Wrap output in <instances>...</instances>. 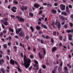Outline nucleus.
Instances as JSON below:
<instances>
[{
    "label": "nucleus",
    "mask_w": 73,
    "mask_h": 73,
    "mask_svg": "<svg viewBox=\"0 0 73 73\" xmlns=\"http://www.w3.org/2000/svg\"><path fill=\"white\" fill-rule=\"evenodd\" d=\"M24 65L26 68H28L30 65L31 60L30 59H27L26 58V55H24Z\"/></svg>",
    "instance_id": "f257e3e1"
},
{
    "label": "nucleus",
    "mask_w": 73,
    "mask_h": 73,
    "mask_svg": "<svg viewBox=\"0 0 73 73\" xmlns=\"http://www.w3.org/2000/svg\"><path fill=\"white\" fill-rule=\"evenodd\" d=\"M52 25L53 26L54 28H56V27L54 26V25H55L58 28V29H60V28H61V23L60 22L57 21H56V22H53L52 23Z\"/></svg>",
    "instance_id": "f03ea898"
},
{
    "label": "nucleus",
    "mask_w": 73,
    "mask_h": 73,
    "mask_svg": "<svg viewBox=\"0 0 73 73\" xmlns=\"http://www.w3.org/2000/svg\"><path fill=\"white\" fill-rule=\"evenodd\" d=\"M25 33L23 31H21L20 33H19V36L21 37H24L25 36Z\"/></svg>",
    "instance_id": "7ed1b4c3"
},
{
    "label": "nucleus",
    "mask_w": 73,
    "mask_h": 73,
    "mask_svg": "<svg viewBox=\"0 0 73 73\" xmlns=\"http://www.w3.org/2000/svg\"><path fill=\"white\" fill-rule=\"evenodd\" d=\"M60 9L62 11H64L65 9V5L62 4L60 5Z\"/></svg>",
    "instance_id": "20e7f679"
},
{
    "label": "nucleus",
    "mask_w": 73,
    "mask_h": 73,
    "mask_svg": "<svg viewBox=\"0 0 73 73\" xmlns=\"http://www.w3.org/2000/svg\"><path fill=\"white\" fill-rule=\"evenodd\" d=\"M16 17L18 19L19 21H24V19L21 18L20 17L17 16Z\"/></svg>",
    "instance_id": "39448f33"
},
{
    "label": "nucleus",
    "mask_w": 73,
    "mask_h": 73,
    "mask_svg": "<svg viewBox=\"0 0 73 73\" xmlns=\"http://www.w3.org/2000/svg\"><path fill=\"white\" fill-rule=\"evenodd\" d=\"M16 9H17L16 7H13L12 8L11 7V10H12L13 12H16Z\"/></svg>",
    "instance_id": "423d86ee"
},
{
    "label": "nucleus",
    "mask_w": 73,
    "mask_h": 73,
    "mask_svg": "<svg viewBox=\"0 0 73 73\" xmlns=\"http://www.w3.org/2000/svg\"><path fill=\"white\" fill-rule=\"evenodd\" d=\"M66 11L68 13H70V11L69 9V7H68V6H66Z\"/></svg>",
    "instance_id": "0eeeda50"
},
{
    "label": "nucleus",
    "mask_w": 73,
    "mask_h": 73,
    "mask_svg": "<svg viewBox=\"0 0 73 73\" xmlns=\"http://www.w3.org/2000/svg\"><path fill=\"white\" fill-rule=\"evenodd\" d=\"M68 38L69 40L72 41V35L71 34H68Z\"/></svg>",
    "instance_id": "6e6552de"
},
{
    "label": "nucleus",
    "mask_w": 73,
    "mask_h": 73,
    "mask_svg": "<svg viewBox=\"0 0 73 73\" xmlns=\"http://www.w3.org/2000/svg\"><path fill=\"white\" fill-rule=\"evenodd\" d=\"M21 31V29L20 28V29H18V30H16V33L17 34H18Z\"/></svg>",
    "instance_id": "1a4fd4ad"
},
{
    "label": "nucleus",
    "mask_w": 73,
    "mask_h": 73,
    "mask_svg": "<svg viewBox=\"0 0 73 73\" xmlns=\"http://www.w3.org/2000/svg\"><path fill=\"white\" fill-rule=\"evenodd\" d=\"M10 64L11 65H14L15 64V61L12 59H11L10 60Z\"/></svg>",
    "instance_id": "9d476101"
},
{
    "label": "nucleus",
    "mask_w": 73,
    "mask_h": 73,
    "mask_svg": "<svg viewBox=\"0 0 73 73\" xmlns=\"http://www.w3.org/2000/svg\"><path fill=\"white\" fill-rule=\"evenodd\" d=\"M66 32H68V33H70V32H71V33H73V29H71V30H66Z\"/></svg>",
    "instance_id": "9b49d317"
},
{
    "label": "nucleus",
    "mask_w": 73,
    "mask_h": 73,
    "mask_svg": "<svg viewBox=\"0 0 73 73\" xmlns=\"http://www.w3.org/2000/svg\"><path fill=\"white\" fill-rule=\"evenodd\" d=\"M61 14L64 16H67V13L63 11L61 13Z\"/></svg>",
    "instance_id": "f8f14e48"
},
{
    "label": "nucleus",
    "mask_w": 73,
    "mask_h": 73,
    "mask_svg": "<svg viewBox=\"0 0 73 73\" xmlns=\"http://www.w3.org/2000/svg\"><path fill=\"white\" fill-rule=\"evenodd\" d=\"M34 7H35V8H38V7H39V5L35 3L34 5Z\"/></svg>",
    "instance_id": "ddd939ff"
},
{
    "label": "nucleus",
    "mask_w": 73,
    "mask_h": 73,
    "mask_svg": "<svg viewBox=\"0 0 73 73\" xmlns=\"http://www.w3.org/2000/svg\"><path fill=\"white\" fill-rule=\"evenodd\" d=\"M41 25L42 28H45V29H47V28H48L46 26V25H45L41 24Z\"/></svg>",
    "instance_id": "4468645a"
},
{
    "label": "nucleus",
    "mask_w": 73,
    "mask_h": 73,
    "mask_svg": "<svg viewBox=\"0 0 73 73\" xmlns=\"http://www.w3.org/2000/svg\"><path fill=\"white\" fill-rule=\"evenodd\" d=\"M56 49H57V48L56 47H54L52 48V52H54V51H56Z\"/></svg>",
    "instance_id": "2eb2a0df"
},
{
    "label": "nucleus",
    "mask_w": 73,
    "mask_h": 73,
    "mask_svg": "<svg viewBox=\"0 0 73 73\" xmlns=\"http://www.w3.org/2000/svg\"><path fill=\"white\" fill-rule=\"evenodd\" d=\"M60 19H61V20H68V19L67 18L65 19L64 17H63V16H60Z\"/></svg>",
    "instance_id": "dca6fc26"
},
{
    "label": "nucleus",
    "mask_w": 73,
    "mask_h": 73,
    "mask_svg": "<svg viewBox=\"0 0 73 73\" xmlns=\"http://www.w3.org/2000/svg\"><path fill=\"white\" fill-rule=\"evenodd\" d=\"M4 62V61L3 59L0 60V64L1 65H3Z\"/></svg>",
    "instance_id": "f3484780"
},
{
    "label": "nucleus",
    "mask_w": 73,
    "mask_h": 73,
    "mask_svg": "<svg viewBox=\"0 0 73 73\" xmlns=\"http://www.w3.org/2000/svg\"><path fill=\"white\" fill-rule=\"evenodd\" d=\"M51 12L53 13H56V11L54 9H52L51 10Z\"/></svg>",
    "instance_id": "a211bd4d"
},
{
    "label": "nucleus",
    "mask_w": 73,
    "mask_h": 73,
    "mask_svg": "<svg viewBox=\"0 0 73 73\" xmlns=\"http://www.w3.org/2000/svg\"><path fill=\"white\" fill-rule=\"evenodd\" d=\"M38 55L39 56L40 58L41 59V58H42V55L40 54V52H38Z\"/></svg>",
    "instance_id": "6ab92c4d"
},
{
    "label": "nucleus",
    "mask_w": 73,
    "mask_h": 73,
    "mask_svg": "<svg viewBox=\"0 0 73 73\" xmlns=\"http://www.w3.org/2000/svg\"><path fill=\"white\" fill-rule=\"evenodd\" d=\"M0 70L3 73H5V70L4 68H2Z\"/></svg>",
    "instance_id": "aec40b11"
},
{
    "label": "nucleus",
    "mask_w": 73,
    "mask_h": 73,
    "mask_svg": "<svg viewBox=\"0 0 73 73\" xmlns=\"http://www.w3.org/2000/svg\"><path fill=\"white\" fill-rule=\"evenodd\" d=\"M29 16L32 17L33 16V14L32 13H29Z\"/></svg>",
    "instance_id": "412c9836"
},
{
    "label": "nucleus",
    "mask_w": 73,
    "mask_h": 73,
    "mask_svg": "<svg viewBox=\"0 0 73 73\" xmlns=\"http://www.w3.org/2000/svg\"><path fill=\"white\" fill-rule=\"evenodd\" d=\"M3 24L5 25H8V23L7 22H4Z\"/></svg>",
    "instance_id": "4be33fe9"
},
{
    "label": "nucleus",
    "mask_w": 73,
    "mask_h": 73,
    "mask_svg": "<svg viewBox=\"0 0 73 73\" xmlns=\"http://www.w3.org/2000/svg\"><path fill=\"white\" fill-rule=\"evenodd\" d=\"M30 28L32 32H33L34 31V29H33V27L32 26H31L30 27Z\"/></svg>",
    "instance_id": "5701e85b"
},
{
    "label": "nucleus",
    "mask_w": 73,
    "mask_h": 73,
    "mask_svg": "<svg viewBox=\"0 0 73 73\" xmlns=\"http://www.w3.org/2000/svg\"><path fill=\"white\" fill-rule=\"evenodd\" d=\"M25 38L27 40H29V35H27L25 36Z\"/></svg>",
    "instance_id": "b1692460"
},
{
    "label": "nucleus",
    "mask_w": 73,
    "mask_h": 73,
    "mask_svg": "<svg viewBox=\"0 0 73 73\" xmlns=\"http://www.w3.org/2000/svg\"><path fill=\"white\" fill-rule=\"evenodd\" d=\"M36 29L38 30H40V27L38 26H37L36 27Z\"/></svg>",
    "instance_id": "393cba45"
},
{
    "label": "nucleus",
    "mask_w": 73,
    "mask_h": 73,
    "mask_svg": "<svg viewBox=\"0 0 73 73\" xmlns=\"http://www.w3.org/2000/svg\"><path fill=\"white\" fill-rule=\"evenodd\" d=\"M14 49H15V51H17V46H14Z\"/></svg>",
    "instance_id": "a878e982"
},
{
    "label": "nucleus",
    "mask_w": 73,
    "mask_h": 73,
    "mask_svg": "<svg viewBox=\"0 0 73 73\" xmlns=\"http://www.w3.org/2000/svg\"><path fill=\"white\" fill-rule=\"evenodd\" d=\"M13 3H15L16 4H18V2L17 1H16L15 0H14L13 1Z\"/></svg>",
    "instance_id": "bb28decb"
},
{
    "label": "nucleus",
    "mask_w": 73,
    "mask_h": 73,
    "mask_svg": "<svg viewBox=\"0 0 73 73\" xmlns=\"http://www.w3.org/2000/svg\"><path fill=\"white\" fill-rule=\"evenodd\" d=\"M7 68L8 69H6V70L7 72H9V67H7Z\"/></svg>",
    "instance_id": "cd10ccee"
},
{
    "label": "nucleus",
    "mask_w": 73,
    "mask_h": 73,
    "mask_svg": "<svg viewBox=\"0 0 73 73\" xmlns=\"http://www.w3.org/2000/svg\"><path fill=\"white\" fill-rule=\"evenodd\" d=\"M9 31L11 32H13V30L11 28H9Z\"/></svg>",
    "instance_id": "c85d7f7f"
},
{
    "label": "nucleus",
    "mask_w": 73,
    "mask_h": 73,
    "mask_svg": "<svg viewBox=\"0 0 73 73\" xmlns=\"http://www.w3.org/2000/svg\"><path fill=\"white\" fill-rule=\"evenodd\" d=\"M3 35V33H1L0 34V37H2Z\"/></svg>",
    "instance_id": "c756f323"
},
{
    "label": "nucleus",
    "mask_w": 73,
    "mask_h": 73,
    "mask_svg": "<svg viewBox=\"0 0 73 73\" xmlns=\"http://www.w3.org/2000/svg\"><path fill=\"white\" fill-rule=\"evenodd\" d=\"M29 57L30 58H31V59H33V56L31 55Z\"/></svg>",
    "instance_id": "7c9ffc66"
},
{
    "label": "nucleus",
    "mask_w": 73,
    "mask_h": 73,
    "mask_svg": "<svg viewBox=\"0 0 73 73\" xmlns=\"http://www.w3.org/2000/svg\"><path fill=\"white\" fill-rule=\"evenodd\" d=\"M3 46H4V48H7V44H4L3 45Z\"/></svg>",
    "instance_id": "2f4dec72"
},
{
    "label": "nucleus",
    "mask_w": 73,
    "mask_h": 73,
    "mask_svg": "<svg viewBox=\"0 0 73 73\" xmlns=\"http://www.w3.org/2000/svg\"><path fill=\"white\" fill-rule=\"evenodd\" d=\"M17 69H18V70L19 71V72H22V70H21L20 69V68H17Z\"/></svg>",
    "instance_id": "473e14b6"
},
{
    "label": "nucleus",
    "mask_w": 73,
    "mask_h": 73,
    "mask_svg": "<svg viewBox=\"0 0 73 73\" xmlns=\"http://www.w3.org/2000/svg\"><path fill=\"white\" fill-rule=\"evenodd\" d=\"M56 35V31H55L53 32V35L54 36H55Z\"/></svg>",
    "instance_id": "72a5a7b5"
},
{
    "label": "nucleus",
    "mask_w": 73,
    "mask_h": 73,
    "mask_svg": "<svg viewBox=\"0 0 73 73\" xmlns=\"http://www.w3.org/2000/svg\"><path fill=\"white\" fill-rule=\"evenodd\" d=\"M35 64H36L38 65V62L35 60Z\"/></svg>",
    "instance_id": "f704fd0d"
},
{
    "label": "nucleus",
    "mask_w": 73,
    "mask_h": 73,
    "mask_svg": "<svg viewBox=\"0 0 73 73\" xmlns=\"http://www.w3.org/2000/svg\"><path fill=\"white\" fill-rule=\"evenodd\" d=\"M47 5L48 7H52V5L49 3L47 4Z\"/></svg>",
    "instance_id": "c9c22d12"
},
{
    "label": "nucleus",
    "mask_w": 73,
    "mask_h": 73,
    "mask_svg": "<svg viewBox=\"0 0 73 73\" xmlns=\"http://www.w3.org/2000/svg\"><path fill=\"white\" fill-rule=\"evenodd\" d=\"M58 70L59 72H60L61 70V68L59 67L58 68Z\"/></svg>",
    "instance_id": "e433bc0d"
},
{
    "label": "nucleus",
    "mask_w": 73,
    "mask_h": 73,
    "mask_svg": "<svg viewBox=\"0 0 73 73\" xmlns=\"http://www.w3.org/2000/svg\"><path fill=\"white\" fill-rule=\"evenodd\" d=\"M42 50H43L44 51V54L45 55L46 54V53L45 52V49H44V48H43L42 49Z\"/></svg>",
    "instance_id": "4c0bfd02"
},
{
    "label": "nucleus",
    "mask_w": 73,
    "mask_h": 73,
    "mask_svg": "<svg viewBox=\"0 0 73 73\" xmlns=\"http://www.w3.org/2000/svg\"><path fill=\"white\" fill-rule=\"evenodd\" d=\"M1 24H2V23H4V21L3 20V19H1Z\"/></svg>",
    "instance_id": "58836bf2"
},
{
    "label": "nucleus",
    "mask_w": 73,
    "mask_h": 73,
    "mask_svg": "<svg viewBox=\"0 0 73 73\" xmlns=\"http://www.w3.org/2000/svg\"><path fill=\"white\" fill-rule=\"evenodd\" d=\"M69 24L70 26H71V27H72V26H73V23H70Z\"/></svg>",
    "instance_id": "ea45409f"
},
{
    "label": "nucleus",
    "mask_w": 73,
    "mask_h": 73,
    "mask_svg": "<svg viewBox=\"0 0 73 73\" xmlns=\"http://www.w3.org/2000/svg\"><path fill=\"white\" fill-rule=\"evenodd\" d=\"M67 66H68L70 68H72V66H70L69 64H67Z\"/></svg>",
    "instance_id": "a19ab883"
},
{
    "label": "nucleus",
    "mask_w": 73,
    "mask_h": 73,
    "mask_svg": "<svg viewBox=\"0 0 73 73\" xmlns=\"http://www.w3.org/2000/svg\"><path fill=\"white\" fill-rule=\"evenodd\" d=\"M21 56V57H24V56L23 55V54L22 52L21 53H20Z\"/></svg>",
    "instance_id": "79ce46f5"
},
{
    "label": "nucleus",
    "mask_w": 73,
    "mask_h": 73,
    "mask_svg": "<svg viewBox=\"0 0 73 73\" xmlns=\"http://www.w3.org/2000/svg\"><path fill=\"white\" fill-rule=\"evenodd\" d=\"M64 28H65V29H67V28H68V26L66 25H65L64 26Z\"/></svg>",
    "instance_id": "37998d69"
},
{
    "label": "nucleus",
    "mask_w": 73,
    "mask_h": 73,
    "mask_svg": "<svg viewBox=\"0 0 73 73\" xmlns=\"http://www.w3.org/2000/svg\"><path fill=\"white\" fill-rule=\"evenodd\" d=\"M20 46H22L23 47V48H24V45H22V44H21V43H20Z\"/></svg>",
    "instance_id": "c03bdc74"
},
{
    "label": "nucleus",
    "mask_w": 73,
    "mask_h": 73,
    "mask_svg": "<svg viewBox=\"0 0 73 73\" xmlns=\"http://www.w3.org/2000/svg\"><path fill=\"white\" fill-rule=\"evenodd\" d=\"M24 7H21V9L22 11H24Z\"/></svg>",
    "instance_id": "a18cd8bd"
},
{
    "label": "nucleus",
    "mask_w": 73,
    "mask_h": 73,
    "mask_svg": "<svg viewBox=\"0 0 73 73\" xmlns=\"http://www.w3.org/2000/svg\"><path fill=\"white\" fill-rule=\"evenodd\" d=\"M59 39L60 40H62V36H60L59 37Z\"/></svg>",
    "instance_id": "49530a36"
},
{
    "label": "nucleus",
    "mask_w": 73,
    "mask_h": 73,
    "mask_svg": "<svg viewBox=\"0 0 73 73\" xmlns=\"http://www.w3.org/2000/svg\"><path fill=\"white\" fill-rule=\"evenodd\" d=\"M57 5H58V3H54V6H57Z\"/></svg>",
    "instance_id": "de8ad7c7"
},
{
    "label": "nucleus",
    "mask_w": 73,
    "mask_h": 73,
    "mask_svg": "<svg viewBox=\"0 0 73 73\" xmlns=\"http://www.w3.org/2000/svg\"><path fill=\"white\" fill-rule=\"evenodd\" d=\"M42 67L43 69H45L46 68V66L44 65H42Z\"/></svg>",
    "instance_id": "09e8293b"
},
{
    "label": "nucleus",
    "mask_w": 73,
    "mask_h": 73,
    "mask_svg": "<svg viewBox=\"0 0 73 73\" xmlns=\"http://www.w3.org/2000/svg\"><path fill=\"white\" fill-rule=\"evenodd\" d=\"M52 73H56V70H53L52 71Z\"/></svg>",
    "instance_id": "8fccbe9b"
},
{
    "label": "nucleus",
    "mask_w": 73,
    "mask_h": 73,
    "mask_svg": "<svg viewBox=\"0 0 73 73\" xmlns=\"http://www.w3.org/2000/svg\"><path fill=\"white\" fill-rule=\"evenodd\" d=\"M11 18H12L13 19H14V18H15V16H14V15H11Z\"/></svg>",
    "instance_id": "3c124183"
},
{
    "label": "nucleus",
    "mask_w": 73,
    "mask_h": 73,
    "mask_svg": "<svg viewBox=\"0 0 73 73\" xmlns=\"http://www.w3.org/2000/svg\"><path fill=\"white\" fill-rule=\"evenodd\" d=\"M3 33L4 34L6 33H7V31L6 30H4L3 31Z\"/></svg>",
    "instance_id": "603ef678"
},
{
    "label": "nucleus",
    "mask_w": 73,
    "mask_h": 73,
    "mask_svg": "<svg viewBox=\"0 0 73 73\" xmlns=\"http://www.w3.org/2000/svg\"><path fill=\"white\" fill-rule=\"evenodd\" d=\"M68 6L70 8H72V6L71 5H69Z\"/></svg>",
    "instance_id": "864d4df0"
},
{
    "label": "nucleus",
    "mask_w": 73,
    "mask_h": 73,
    "mask_svg": "<svg viewBox=\"0 0 73 73\" xmlns=\"http://www.w3.org/2000/svg\"><path fill=\"white\" fill-rule=\"evenodd\" d=\"M51 41L52 42H54V40H53V38H51Z\"/></svg>",
    "instance_id": "5fc2aeb1"
},
{
    "label": "nucleus",
    "mask_w": 73,
    "mask_h": 73,
    "mask_svg": "<svg viewBox=\"0 0 73 73\" xmlns=\"http://www.w3.org/2000/svg\"><path fill=\"white\" fill-rule=\"evenodd\" d=\"M39 34H42V33H43L41 31H39Z\"/></svg>",
    "instance_id": "6e6d98bb"
},
{
    "label": "nucleus",
    "mask_w": 73,
    "mask_h": 73,
    "mask_svg": "<svg viewBox=\"0 0 73 73\" xmlns=\"http://www.w3.org/2000/svg\"><path fill=\"white\" fill-rule=\"evenodd\" d=\"M48 38H50V37H49V36H46L45 37V38H46V39Z\"/></svg>",
    "instance_id": "4d7b16f0"
},
{
    "label": "nucleus",
    "mask_w": 73,
    "mask_h": 73,
    "mask_svg": "<svg viewBox=\"0 0 73 73\" xmlns=\"http://www.w3.org/2000/svg\"><path fill=\"white\" fill-rule=\"evenodd\" d=\"M42 11H41L39 12L38 14H39V15H41V14L42 13Z\"/></svg>",
    "instance_id": "13d9d810"
},
{
    "label": "nucleus",
    "mask_w": 73,
    "mask_h": 73,
    "mask_svg": "<svg viewBox=\"0 0 73 73\" xmlns=\"http://www.w3.org/2000/svg\"><path fill=\"white\" fill-rule=\"evenodd\" d=\"M38 70V66L36 67V68L35 69V70Z\"/></svg>",
    "instance_id": "bf43d9fd"
},
{
    "label": "nucleus",
    "mask_w": 73,
    "mask_h": 73,
    "mask_svg": "<svg viewBox=\"0 0 73 73\" xmlns=\"http://www.w3.org/2000/svg\"><path fill=\"white\" fill-rule=\"evenodd\" d=\"M32 68V67L31 66L29 68V70H31V69Z\"/></svg>",
    "instance_id": "052dcab7"
},
{
    "label": "nucleus",
    "mask_w": 73,
    "mask_h": 73,
    "mask_svg": "<svg viewBox=\"0 0 73 73\" xmlns=\"http://www.w3.org/2000/svg\"><path fill=\"white\" fill-rule=\"evenodd\" d=\"M39 73H42L41 72V69H40L39 70Z\"/></svg>",
    "instance_id": "680f3d73"
},
{
    "label": "nucleus",
    "mask_w": 73,
    "mask_h": 73,
    "mask_svg": "<svg viewBox=\"0 0 73 73\" xmlns=\"http://www.w3.org/2000/svg\"><path fill=\"white\" fill-rule=\"evenodd\" d=\"M6 57L7 59L8 60H9V56H7Z\"/></svg>",
    "instance_id": "e2e57ef3"
},
{
    "label": "nucleus",
    "mask_w": 73,
    "mask_h": 73,
    "mask_svg": "<svg viewBox=\"0 0 73 73\" xmlns=\"http://www.w3.org/2000/svg\"><path fill=\"white\" fill-rule=\"evenodd\" d=\"M5 3H8V0H5Z\"/></svg>",
    "instance_id": "0e129e2a"
},
{
    "label": "nucleus",
    "mask_w": 73,
    "mask_h": 73,
    "mask_svg": "<svg viewBox=\"0 0 73 73\" xmlns=\"http://www.w3.org/2000/svg\"><path fill=\"white\" fill-rule=\"evenodd\" d=\"M4 20H5V21H7L8 20V19L7 18H4Z\"/></svg>",
    "instance_id": "69168bd1"
},
{
    "label": "nucleus",
    "mask_w": 73,
    "mask_h": 73,
    "mask_svg": "<svg viewBox=\"0 0 73 73\" xmlns=\"http://www.w3.org/2000/svg\"><path fill=\"white\" fill-rule=\"evenodd\" d=\"M64 69L65 70H66V71H67V67H65V68H64Z\"/></svg>",
    "instance_id": "338daca9"
},
{
    "label": "nucleus",
    "mask_w": 73,
    "mask_h": 73,
    "mask_svg": "<svg viewBox=\"0 0 73 73\" xmlns=\"http://www.w3.org/2000/svg\"><path fill=\"white\" fill-rule=\"evenodd\" d=\"M70 17L72 19H73V15H72L70 16Z\"/></svg>",
    "instance_id": "774afa93"
}]
</instances>
